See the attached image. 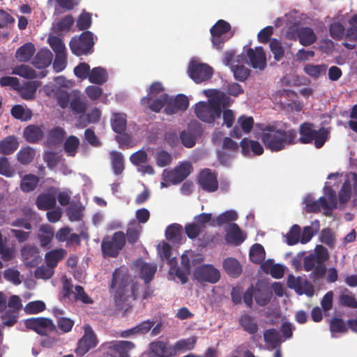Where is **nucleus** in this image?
<instances>
[{
    "mask_svg": "<svg viewBox=\"0 0 357 357\" xmlns=\"http://www.w3.org/2000/svg\"><path fill=\"white\" fill-rule=\"evenodd\" d=\"M301 227L298 225H294L285 235V242L289 245H294L300 241Z\"/></svg>",
    "mask_w": 357,
    "mask_h": 357,
    "instance_id": "54",
    "label": "nucleus"
},
{
    "mask_svg": "<svg viewBox=\"0 0 357 357\" xmlns=\"http://www.w3.org/2000/svg\"><path fill=\"white\" fill-rule=\"evenodd\" d=\"M84 334L79 340L77 347L75 349V353L77 356H82L86 354L91 349L94 348L98 344L97 337L89 324L84 325Z\"/></svg>",
    "mask_w": 357,
    "mask_h": 357,
    "instance_id": "10",
    "label": "nucleus"
},
{
    "mask_svg": "<svg viewBox=\"0 0 357 357\" xmlns=\"http://www.w3.org/2000/svg\"><path fill=\"white\" fill-rule=\"evenodd\" d=\"M43 126L29 125L26 127L23 132L24 139L29 143L38 142L44 135Z\"/></svg>",
    "mask_w": 357,
    "mask_h": 357,
    "instance_id": "24",
    "label": "nucleus"
},
{
    "mask_svg": "<svg viewBox=\"0 0 357 357\" xmlns=\"http://www.w3.org/2000/svg\"><path fill=\"white\" fill-rule=\"evenodd\" d=\"M35 52L34 45L31 43H26L17 50L15 58L20 62H27L33 56Z\"/></svg>",
    "mask_w": 357,
    "mask_h": 357,
    "instance_id": "30",
    "label": "nucleus"
},
{
    "mask_svg": "<svg viewBox=\"0 0 357 357\" xmlns=\"http://www.w3.org/2000/svg\"><path fill=\"white\" fill-rule=\"evenodd\" d=\"M194 276L199 282H206L211 284L218 282L220 278L219 271L211 264H204L196 268Z\"/></svg>",
    "mask_w": 357,
    "mask_h": 357,
    "instance_id": "12",
    "label": "nucleus"
},
{
    "mask_svg": "<svg viewBox=\"0 0 357 357\" xmlns=\"http://www.w3.org/2000/svg\"><path fill=\"white\" fill-rule=\"evenodd\" d=\"M135 345L130 341H119L113 344L112 348L119 357H130L129 352L135 348Z\"/></svg>",
    "mask_w": 357,
    "mask_h": 357,
    "instance_id": "44",
    "label": "nucleus"
},
{
    "mask_svg": "<svg viewBox=\"0 0 357 357\" xmlns=\"http://www.w3.org/2000/svg\"><path fill=\"white\" fill-rule=\"evenodd\" d=\"M150 350L158 357H170L174 356V350L167 347L163 341H155L150 344Z\"/></svg>",
    "mask_w": 357,
    "mask_h": 357,
    "instance_id": "26",
    "label": "nucleus"
},
{
    "mask_svg": "<svg viewBox=\"0 0 357 357\" xmlns=\"http://www.w3.org/2000/svg\"><path fill=\"white\" fill-rule=\"evenodd\" d=\"M54 268L48 265H42L35 270V276L37 278L47 280L54 273Z\"/></svg>",
    "mask_w": 357,
    "mask_h": 357,
    "instance_id": "63",
    "label": "nucleus"
},
{
    "mask_svg": "<svg viewBox=\"0 0 357 357\" xmlns=\"http://www.w3.org/2000/svg\"><path fill=\"white\" fill-rule=\"evenodd\" d=\"M239 324L243 329L250 335L255 334L258 331V324L254 317L244 314L239 319Z\"/></svg>",
    "mask_w": 357,
    "mask_h": 357,
    "instance_id": "32",
    "label": "nucleus"
},
{
    "mask_svg": "<svg viewBox=\"0 0 357 357\" xmlns=\"http://www.w3.org/2000/svg\"><path fill=\"white\" fill-rule=\"evenodd\" d=\"M254 125V119L252 116L245 115L240 116L236 124L230 132V136L236 139L242 137V132L248 134L251 132Z\"/></svg>",
    "mask_w": 357,
    "mask_h": 357,
    "instance_id": "15",
    "label": "nucleus"
},
{
    "mask_svg": "<svg viewBox=\"0 0 357 357\" xmlns=\"http://www.w3.org/2000/svg\"><path fill=\"white\" fill-rule=\"evenodd\" d=\"M15 174L8 159L5 156H0V174L6 177H13Z\"/></svg>",
    "mask_w": 357,
    "mask_h": 357,
    "instance_id": "58",
    "label": "nucleus"
},
{
    "mask_svg": "<svg viewBox=\"0 0 357 357\" xmlns=\"http://www.w3.org/2000/svg\"><path fill=\"white\" fill-rule=\"evenodd\" d=\"M10 114L13 118L21 121H29L32 116V112L29 109H25L20 105H14L10 109Z\"/></svg>",
    "mask_w": 357,
    "mask_h": 357,
    "instance_id": "49",
    "label": "nucleus"
},
{
    "mask_svg": "<svg viewBox=\"0 0 357 357\" xmlns=\"http://www.w3.org/2000/svg\"><path fill=\"white\" fill-rule=\"evenodd\" d=\"M36 155V151L33 148L29 146L21 149L17 153V159L20 163L23 165L30 164Z\"/></svg>",
    "mask_w": 357,
    "mask_h": 357,
    "instance_id": "45",
    "label": "nucleus"
},
{
    "mask_svg": "<svg viewBox=\"0 0 357 357\" xmlns=\"http://www.w3.org/2000/svg\"><path fill=\"white\" fill-rule=\"evenodd\" d=\"M198 183L204 191L213 192L218 188L216 175L209 169L201 171L198 177Z\"/></svg>",
    "mask_w": 357,
    "mask_h": 357,
    "instance_id": "14",
    "label": "nucleus"
},
{
    "mask_svg": "<svg viewBox=\"0 0 357 357\" xmlns=\"http://www.w3.org/2000/svg\"><path fill=\"white\" fill-rule=\"evenodd\" d=\"M22 218H17L10 222L14 227L24 228L26 230H31V222L36 220L37 213L30 208H24L22 210Z\"/></svg>",
    "mask_w": 357,
    "mask_h": 357,
    "instance_id": "18",
    "label": "nucleus"
},
{
    "mask_svg": "<svg viewBox=\"0 0 357 357\" xmlns=\"http://www.w3.org/2000/svg\"><path fill=\"white\" fill-rule=\"evenodd\" d=\"M247 56L250 66L255 69L264 70L266 66V54L262 47H257L255 50L248 48Z\"/></svg>",
    "mask_w": 357,
    "mask_h": 357,
    "instance_id": "16",
    "label": "nucleus"
},
{
    "mask_svg": "<svg viewBox=\"0 0 357 357\" xmlns=\"http://www.w3.org/2000/svg\"><path fill=\"white\" fill-rule=\"evenodd\" d=\"M40 181L39 178L32 174H26L23 176L20 182V189L24 192H30L33 191Z\"/></svg>",
    "mask_w": 357,
    "mask_h": 357,
    "instance_id": "35",
    "label": "nucleus"
},
{
    "mask_svg": "<svg viewBox=\"0 0 357 357\" xmlns=\"http://www.w3.org/2000/svg\"><path fill=\"white\" fill-rule=\"evenodd\" d=\"M168 98L169 96L167 93L160 94L158 98L145 96L141 99V104L151 111L158 113L167 104Z\"/></svg>",
    "mask_w": 357,
    "mask_h": 357,
    "instance_id": "17",
    "label": "nucleus"
},
{
    "mask_svg": "<svg viewBox=\"0 0 357 357\" xmlns=\"http://www.w3.org/2000/svg\"><path fill=\"white\" fill-rule=\"evenodd\" d=\"M297 36L299 43L303 46H309L317 40V36L310 27L305 26L297 29Z\"/></svg>",
    "mask_w": 357,
    "mask_h": 357,
    "instance_id": "28",
    "label": "nucleus"
},
{
    "mask_svg": "<svg viewBox=\"0 0 357 357\" xmlns=\"http://www.w3.org/2000/svg\"><path fill=\"white\" fill-rule=\"evenodd\" d=\"M111 165L114 173L116 175L121 174L124 171V158L121 152L112 151L109 153Z\"/></svg>",
    "mask_w": 357,
    "mask_h": 357,
    "instance_id": "33",
    "label": "nucleus"
},
{
    "mask_svg": "<svg viewBox=\"0 0 357 357\" xmlns=\"http://www.w3.org/2000/svg\"><path fill=\"white\" fill-rule=\"evenodd\" d=\"M67 255V251L63 248H58L47 252L45 255V261L47 265L56 268L59 262Z\"/></svg>",
    "mask_w": 357,
    "mask_h": 357,
    "instance_id": "27",
    "label": "nucleus"
},
{
    "mask_svg": "<svg viewBox=\"0 0 357 357\" xmlns=\"http://www.w3.org/2000/svg\"><path fill=\"white\" fill-rule=\"evenodd\" d=\"M266 252L264 247L259 243L254 244L250 250V259L255 264H259L265 259Z\"/></svg>",
    "mask_w": 357,
    "mask_h": 357,
    "instance_id": "46",
    "label": "nucleus"
},
{
    "mask_svg": "<svg viewBox=\"0 0 357 357\" xmlns=\"http://www.w3.org/2000/svg\"><path fill=\"white\" fill-rule=\"evenodd\" d=\"M126 243V237L124 232L116 231L112 237L107 236L103 238L101 243L102 252L104 255L116 257L125 246Z\"/></svg>",
    "mask_w": 357,
    "mask_h": 357,
    "instance_id": "7",
    "label": "nucleus"
},
{
    "mask_svg": "<svg viewBox=\"0 0 357 357\" xmlns=\"http://www.w3.org/2000/svg\"><path fill=\"white\" fill-rule=\"evenodd\" d=\"M241 153L244 155H249L250 151L254 155H260L264 153L262 145L257 141L243 138L240 142Z\"/></svg>",
    "mask_w": 357,
    "mask_h": 357,
    "instance_id": "22",
    "label": "nucleus"
},
{
    "mask_svg": "<svg viewBox=\"0 0 357 357\" xmlns=\"http://www.w3.org/2000/svg\"><path fill=\"white\" fill-rule=\"evenodd\" d=\"M156 266L150 264H143L139 270V278L144 280L145 284H149L156 272Z\"/></svg>",
    "mask_w": 357,
    "mask_h": 357,
    "instance_id": "48",
    "label": "nucleus"
},
{
    "mask_svg": "<svg viewBox=\"0 0 357 357\" xmlns=\"http://www.w3.org/2000/svg\"><path fill=\"white\" fill-rule=\"evenodd\" d=\"M261 139L265 147L272 152H278L297 143V132L278 128L276 123L268 124L261 128Z\"/></svg>",
    "mask_w": 357,
    "mask_h": 357,
    "instance_id": "1",
    "label": "nucleus"
},
{
    "mask_svg": "<svg viewBox=\"0 0 357 357\" xmlns=\"http://www.w3.org/2000/svg\"><path fill=\"white\" fill-rule=\"evenodd\" d=\"M25 326L40 335H45L48 331H54L55 325L52 319L45 317L30 318L25 320Z\"/></svg>",
    "mask_w": 357,
    "mask_h": 357,
    "instance_id": "13",
    "label": "nucleus"
},
{
    "mask_svg": "<svg viewBox=\"0 0 357 357\" xmlns=\"http://www.w3.org/2000/svg\"><path fill=\"white\" fill-rule=\"evenodd\" d=\"M79 146V139L75 135H70L66 138L63 144V149L66 154L70 157H75Z\"/></svg>",
    "mask_w": 357,
    "mask_h": 357,
    "instance_id": "41",
    "label": "nucleus"
},
{
    "mask_svg": "<svg viewBox=\"0 0 357 357\" xmlns=\"http://www.w3.org/2000/svg\"><path fill=\"white\" fill-rule=\"evenodd\" d=\"M223 267L227 273L233 278L238 277L242 272L240 263L233 257L225 259L223 261Z\"/></svg>",
    "mask_w": 357,
    "mask_h": 357,
    "instance_id": "31",
    "label": "nucleus"
},
{
    "mask_svg": "<svg viewBox=\"0 0 357 357\" xmlns=\"http://www.w3.org/2000/svg\"><path fill=\"white\" fill-rule=\"evenodd\" d=\"M231 28L230 24L223 20H218L211 28V42L216 50L221 51L223 49L225 43L230 38L227 34Z\"/></svg>",
    "mask_w": 357,
    "mask_h": 357,
    "instance_id": "9",
    "label": "nucleus"
},
{
    "mask_svg": "<svg viewBox=\"0 0 357 357\" xmlns=\"http://www.w3.org/2000/svg\"><path fill=\"white\" fill-rule=\"evenodd\" d=\"M345 32L344 26L340 22H333L329 26V33L334 40H340Z\"/></svg>",
    "mask_w": 357,
    "mask_h": 357,
    "instance_id": "61",
    "label": "nucleus"
},
{
    "mask_svg": "<svg viewBox=\"0 0 357 357\" xmlns=\"http://www.w3.org/2000/svg\"><path fill=\"white\" fill-rule=\"evenodd\" d=\"M182 227L179 224H172L167 227L165 236L169 241L176 242L181 239Z\"/></svg>",
    "mask_w": 357,
    "mask_h": 357,
    "instance_id": "53",
    "label": "nucleus"
},
{
    "mask_svg": "<svg viewBox=\"0 0 357 357\" xmlns=\"http://www.w3.org/2000/svg\"><path fill=\"white\" fill-rule=\"evenodd\" d=\"M19 143L14 136H8L0 142V153L10 155L18 148Z\"/></svg>",
    "mask_w": 357,
    "mask_h": 357,
    "instance_id": "34",
    "label": "nucleus"
},
{
    "mask_svg": "<svg viewBox=\"0 0 357 357\" xmlns=\"http://www.w3.org/2000/svg\"><path fill=\"white\" fill-rule=\"evenodd\" d=\"M65 131L63 128L55 127L50 130L47 136V144L49 146H56L61 143L65 137Z\"/></svg>",
    "mask_w": 357,
    "mask_h": 357,
    "instance_id": "38",
    "label": "nucleus"
},
{
    "mask_svg": "<svg viewBox=\"0 0 357 357\" xmlns=\"http://www.w3.org/2000/svg\"><path fill=\"white\" fill-rule=\"evenodd\" d=\"M70 48L76 56L86 55L91 53L94 45L93 33L86 31L78 38H73L70 42Z\"/></svg>",
    "mask_w": 357,
    "mask_h": 357,
    "instance_id": "8",
    "label": "nucleus"
},
{
    "mask_svg": "<svg viewBox=\"0 0 357 357\" xmlns=\"http://www.w3.org/2000/svg\"><path fill=\"white\" fill-rule=\"evenodd\" d=\"M327 68L326 64L307 63L304 66L303 71L310 77L318 79L321 75H326Z\"/></svg>",
    "mask_w": 357,
    "mask_h": 357,
    "instance_id": "36",
    "label": "nucleus"
},
{
    "mask_svg": "<svg viewBox=\"0 0 357 357\" xmlns=\"http://www.w3.org/2000/svg\"><path fill=\"white\" fill-rule=\"evenodd\" d=\"M305 211L307 213H318L321 208L328 209L329 204L324 197L314 200L312 196L308 195L305 199Z\"/></svg>",
    "mask_w": 357,
    "mask_h": 357,
    "instance_id": "23",
    "label": "nucleus"
},
{
    "mask_svg": "<svg viewBox=\"0 0 357 357\" xmlns=\"http://www.w3.org/2000/svg\"><path fill=\"white\" fill-rule=\"evenodd\" d=\"M314 125L310 122H304L300 124L298 132L300 137L296 139L297 142L301 144H310L314 141L316 148H321L328 137V131L325 128H321L318 130L313 129Z\"/></svg>",
    "mask_w": 357,
    "mask_h": 357,
    "instance_id": "4",
    "label": "nucleus"
},
{
    "mask_svg": "<svg viewBox=\"0 0 357 357\" xmlns=\"http://www.w3.org/2000/svg\"><path fill=\"white\" fill-rule=\"evenodd\" d=\"M48 42L55 54H66L65 45L60 38L51 36L48 38Z\"/></svg>",
    "mask_w": 357,
    "mask_h": 357,
    "instance_id": "60",
    "label": "nucleus"
},
{
    "mask_svg": "<svg viewBox=\"0 0 357 357\" xmlns=\"http://www.w3.org/2000/svg\"><path fill=\"white\" fill-rule=\"evenodd\" d=\"M142 227L135 220L129 222L126 230V236L128 242L130 244L135 243L139 238Z\"/></svg>",
    "mask_w": 357,
    "mask_h": 357,
    "instance_id": "39",
    "label": "nucleus"
},
{
    "mask_svg": "<svg viewBox=\"0 0 357 357\" xmlns=\"http://www.w3.org/2000/svg\"><path fill=\"white\" fill-rule=\"evenodd\" d=\"M12 73L26 79H34L37 77L36 72L32 68L23 64L15 67Z\"/></svg>",
    "mask_w": 357,
    "mask_h": 357,
    "instance_id": "51",
    "label": "nucleus"
},
{
    "mask_svg": "<svg viewBox=\"0 0 357 357\" xmlns=\"http://www.w3.org/2000/svg\"><path fill=\"white\" fill-rule=\"evenodd\" d=\"M194 110L196 116L207 123H214L222 114V109L212 97L207 101H200L195 104Z\"/></svg>",
    "mask_w": 357,
    "mask_h": 357,
    "instance_id": "5",
    "label": "nucleus"
},
{
    "mask_svg": "<svg viewBox=\"0 0 357 357\" xmlns=\"http://www.w3.org/2000/svg\"><path fill=\"white\" fill-rule=\"evenodd\" d=\"M231 70L234 73V78L240 82H244L250 75V70L243 65H231Z\"/></svg>",
    "mask_w": 357,
    "mask_h": 357,
    "instance_id": "55",
    "label": "nucleus"
},
{
    "mask_svg": "<svg viewBox=\"0 0 357 357\" xmlns=\"http://www.w3.org/2000/svg\"><path fill=\"white\" fill-rule=\"evenodd\" d=\"M40 84L41 82L40 81H29L22 86L20 84L17 90L22 99L30 100L35 98L37 89Z\"/></svg>",
    "mask_w": 357,
    "mask_h": 357,
    "instance_id": "21",
    "label": "nucleus"
},
{
    "mask_svg": "<svg viewBox=\"0 0 357 357\" xmlns=\"http://www.w3.org/2000/svg\"><path fill=\"white\" fill-rule=\"evenodd\" d=\"M349 24L350 26L346 31L345 37L356 42L357 40V14L350 18Z\"/></svg>",
    "mask_w": 357,
    "mask_h": 357,
    "instance_id": "62",
    "label": "nucleus"
},
{
    "mask_svg": "<svg viewBox=\"0 0 357 357\" xmlns=\"http://www.w3.org/2000/svg\"><path fill=\"white\" fill-rule=\"evenodd\" d=\"M264 342L272 349L276 348L280 342L279 332L275 328L267 329L264 333Z\"/></svg>",
    "mask_w": 357,
    "mask_h": 357,
    "instance_id": "47",
    "label": "nucleus"
},
{
    "mask_svg": "<svg viewBox=\"0 0 357 357\" xmlns=\"http://www.w3.org/2000/svg\"><path fill=\"white\" fill-rule=\"evenodd\" d=\"M329 328L332 333H346L348 331L347 324L338 317H333L330 320Z\"/></svg>",
    "mask_w": 357,
    "mask_h": 357,
    "instance_id": "52",
    "label": "nucleus"
},
{
    "mask_svg": "<svg viewBox=\"0 0 357 357\" xmlns=\"http://www.w3.org/2000/svg\"><path fill=\"white\" fill-rule=\"evenodd\" d=\"M52 61V52L47 49H41L34 56L33 64L36 68L38 69H43L49 66Z\"/></svg>",
    "mask_w": 357,
    "mask_h": 357,
    "instance_id": "25",
    "label": "nucleus"
},
{
    "mask_svg": "<svg viewBox=\"0 0 357 357\" xmlns=\"http://www.w3.org/2000/svg\"><path fill=\"white\" fill-rule=\"evenodd\" d=\"M74 300L82 301L84 304H92L93 301L84 291V288L80 285L75 287Z\"/></svg>",
    "mask_w": 357,
    "mask_h": 357,
    "instance_id": "64",
    "label": "nucleus"
},
{
    "mask_svg": "<svg viewBox=\"0 0 357 357\" xmlns=\"http://www.w3.org/2000/svg\"><path fill=\"white\" fill-rule=\"evenodd\" d=\"M195 343L196 338L195 337L182 339L177 341L175 344L172 346V349L174 350V355H176L178 351L191 350L194 349Z\"/></svg>",
    "mask_w": 357,
    "mask_h": 357,
    "instance_id": "50",
    "label": "nucleus"
},
{
    "mask_svg": "<svg viewBox=\"0 0 357 357\" xmlns=\"http://www.w3.org/2000/svg\"><path fill=\"white\" fill-rule=\"evenodd\" d=\"M269 47L274 56V59L278 61H280L284 55V51L281 43L278 39L273 38L270 42Z\"/></svg>",
    "mask_w": 357,
    "mask_h": 357,
    "instance_id": "59",
    "label": "nucleus"
},
{
    "mask_svg": "<svg viewBox=\"0 0 357 357\" xmlns=\"http://www.w3.org/2000/svg\"><path fill=\"white\" fill-rule=\"evenodd\" d=\"M202 133L201 128L197 126L196 129H193V125L188 126V130H183L180 132V139L184 146L192 148L195 145L197 137Z\"/></svg>",
    "mask_w": 357,
    "mask_h": 357,
    "instance_id": "20",
    "label": "nucleus"
},
{
    "mask_svg": "<svg viewBox=\"0 0 357 357\" xmlns=\"http://www.w3.org/2000/svg\"><path fill=\"white\" fill-rule=\"evenodd\" d=\"M129 275L120 268H116L113 273L110 288L114 291L115 306L119 311L126 310V301Z\"/></svg>",
    "mask_w": 357,
    "mask_h": 357,
    "instance_id": "3",
    "label": "nucleus"
},
{
    "mask_svg": "<svg viewBox=\"0 0 357 357\" xmlns=\"http://www.w3.org/2000/svg\"><path fill=\"white\" fill-rule=\"evenodd\" d=\"M339 305L351 309H357V300L347 289L338 297Z\"/></svg>",
    "mask_w": 357,
    "mask_h": 357,
    "instance_id": "42",
    "label": "nucleus"
},
{
    "mask_svg": "<svg viewBox=\"0 0 357 357\" xmlns=\"http://www.w3.org/2000/svg\"><path fill=\"white\" fill-rule=\"evenodd\" d=\"M255 300L259 306H265L271 300V294L266 289L255 287Z\"/></svg>",
    "mask_w": 357,
    "mask_h": 357,
    "instance_id": "57",
    "label": "nucleus"
},
{
    "mask_svg": "<svg viewBox=\"0 0 357 357\" xmlns=\"http://www.w3.org/2000/svg\"><path fill=\"white\" fill-rule=\"evenodd\" d=\"M227 243L234 245H240L244 241L243 233L236 223H231L225 235Z\"/></svg>",
    "mask_w": 357,
    "mask_h": 357,
    "instance_id": "29",
    "label": "nucleus"
},
{
    "mask_svg": "<svg viewBox=\"0 0 357 357\" xmlns=\"http://www.w3.org/2000/svg\"><path fill=\"white\" fill-rule=\"evenodd\" d=\"M328 250L323 245H317L315 252L310 254L303 259V268L305 271L312 272L310 278L313 280L323 278L326 272L325 262L328 259Z\"/></svg>",
    "mask_w": 357,
    "mask_h": 357,
    "instance_id": "2",
    "label": "nucleus"
},
{
    "mask_svg": "<svg viewBox=\"0 0 357 357\" xmlns=\"http://www.w3.org/2000/svg\"><path fill=\"white\" fill-rule=\"evenodd\" d=\"M192 166L188 161L183 162L174 167V169H164L162 174V187H167L165 183L178 184L184 181L191 173Z\"/></svg>",
    "mask_w": 357,
    "mask_h": 357,
    "instance_id": "6",
    "label": "nucleus"
},
{
    "mask_svg": "<svg viewBox=\"0 0 357 357\" xmlns=\"http://www.w3.org/2000/svg\"><path fill=\"white\" fill-rule=\"evenodd\" d=\"M213 73V68L205 63L192 62L188 68L190 78L197 84L210 79Z\"/></svg>",
    "mask_w": 357,
    "mask_h": 357,
    "instance_id": "11",
    "label": "nucleus"
},
{
    "mask_svg": "<svg viewBox=\"0 0 357 357\" xmlns=\"http://www.w3.org/2000/svg\"><path fill=\"white\" fill-rule=\"evenodd\" d=\"M70 108L73 114L82 115L86 112L87 105L79 94L75 93L70 99Z\"/></svg>",
    "mask_w": 357,
    "mask_h": 357,
    "instance_id": "43",
    "label": "nucleus"
},
{
    "mask_svg": "<svg viewBox=\"0 0 357 357\" xmlns=\"http://www.w3.org/2000/svg\"><path fill=\"white\" fill-rule=\"evenodd\" d=\"M62 159L61 155L54 151H46L43 154V160L50 169L56 167Z\"/></svg>",
    "mask_w": 357,
    "mask_h": 357,
    "instance_id": "56",
    "label": "nucleus"
},
{
    "mask_svg": "<svg viewBox=\"0 0 357 357\" xmlns=\"http://www.w3.org/2000/svg\"><path fill=\"white\" fill-rule=\"evenodd\" d=\"M56 204V194L54 190H49L47 192L40 194L36 200L38 209L47 211L53 208Z\"/></svg>",
    "mask_w": 357,
    "mask_h": 357,
    "instance_id": "19",
    "label": "nucleus"
},
{
    "mask_svg": "<svg viewBox=\"0 0 357 357\" xmlns=\"http://www.w3.org/2000/svg\"><path fill=\"white\" fill-rule=\"evenodd\" d=\"M88 79L92 84L102 85L107 80V73L105 68L96 67L90 70Z\"/></svg>",
    "mask_w": 357,
    "mask_h": 357,
    "instance_id": "37",
    "label": "nucleus"
},
{
    "mask_svg": "<svg viewBox=\"0 0 357 357\" xmlns=\"http://www.w3.org/2000/svg\"><path fill=\"white\" fill-rule=\"evenodd\" d=\"M111 126L115 132L123 133L127 126L126 115L120 113L114 114L111 119Z\"/></svg>",
    "mask_w": 357,
    "mask_h": 357,
    "instance_id": "40",
    "label": "nucleus"
}]
</instances>
